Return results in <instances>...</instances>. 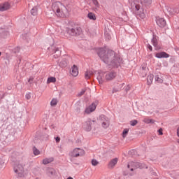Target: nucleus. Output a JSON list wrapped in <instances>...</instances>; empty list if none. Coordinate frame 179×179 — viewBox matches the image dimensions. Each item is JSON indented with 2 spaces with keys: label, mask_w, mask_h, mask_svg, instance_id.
I'll return each instance as SVG.
<instances>
[{
  "label": "nucleus",
  "mask_w": 179,
  "mask_h": 179,
  "mask_svg": "<svg viewBox=\"0 0 179 179\" xmlns=\"http://www.w3.org/2000/svg\"><path fill=\"white\" fill-rule=\"evenodd\" d=\"M98 55L101 59L112 66H118L121 64V58L115 55V52L113 50H106L103 48L99 49Z\"/></svg>",
  "instance_id": "obj_1"
},
{
  "label": "nucleus",
  "mask_w": 179,
  "mask_h": 179,
  "mask_svg": "<svg viewBox=\"0 0 179 179\" xmlns=\"http://www.w3.org/2000/svg\"><path fill=\"white\" fill-rule=\"evenodd\" d=\"M52 10L59 17H65L66 13H68L66 6L59 1L52 3Z\"/></svg>",
  "instance_id": "obj_2"
},
{
  "label": "nucleus",
  "mask_w": 179,
  "mask_h": 179,
  "mask_svg": "<svg viewBox=\"0 0 179 179\" xmlns=\"http://www.w3.org/2000/svg\"><path fill=\"white\" fill-rule=\"evenodd\" d=\"M117 76V73L115 72H107V73H99L97 76V80L100 85L103 84L104 80H113Z\"/></svg>",
  "instance_id": "obj_3"
},
{
  "label": "nucleus",
  "mask_w": 179,
  "mask_h": 179,
  "mask_svg": "<svg viewBox=\"0 0 179 179\" xmlns=\"http://www.w3.org/2000/svg\"><path fill=\"white\" fill-rule=\"evenodd\" d=\"M14 171L18 174L19 177H22L24 173V168L19 163H15L14 165Z\"/></svg>",
  "instance_id": "obj_4"
},
{
  "label": "nucleus",
  "mask_w": 179,
  "mask_h": 179,
  "mask_svg": "<svg viewBox=\"0 0 179 179\" xmlns=\"http://www.w3.org/2000/svg\"><path fill=\"white\" fill-rule=\"evenodd\" d=\"M69 155L71 157H79V156L85 155V150L80 148H75Z\"/></svg>",
  "instance_id": "obj_5"
},
{
  "label": "nucleus",
  "mask_w": 179,
  "mask_h": 179,
  "mask_svg": "<svg viewBox=\"0 0 179 179\" xmlns=\"http://www.w3.org/2000/svg\"><path fill=\"white\" fill-rule=\"evenodd\" d=\"M92 122H94V121H92V120H88L86 121L83 126V129L86 131L87 132H90L92 131Z\"/></svg>",
  "instance_id": "obj_6"
},
{
  "label": "nucleus",
  "mask_w": 179,
  "mask_h": 179,
  "mask_svg": "<svg viewBox=\"0 0 179 179\" xmlns=\"http://www.w3.org/2000/svg\"><path fill=\"white\" fill-rule=\"evenodd\" d=\"M100 119L102 122L103 128H108V127H110V120L107 118V117L101 115Z\"/></svg>",
  "instance_id": "obj_7"
},
{
  "label": "nucleus",
  "mask_w": 179,
  "mask_h": 179,
  "mask_svg": "<svg viewBox=\"0 0 179 179\" xmlns=\"http://www.w3.org/2000/svg\"><path fill=\"white\" fill-rule=\"evenodd\" d=\"M96 107L97 104H96V103H92L90 106L85 108V114H90L91 113H93V111L96 110Z\"/></svg>",
  "instance_id": "obj_8"
},
{
  "label": "nucleus",
  "mask_w": 179,
  "mask_h": 179,
  "mask_svg": "<svg viewBox=\"0 0 179 179\" xmlns=\"http://www.w3.org/2000/svg\"><path fill=\"white\" fill-rule=\"evenodd\" d=\"M139 162H130L127 165V169H129L130 171H134L138 169Z\"/></svg>",
  "instance_id": "obj_9"
},
{
  "label": "nucleus",
  "mask_w": 179,
  "mask_h": 179,
  "mask_svg": "<svg viewBox=\"0 0 179 179\" xmlns=\"http://www.w3.org/2000/svg\"><path fill=\"white\" fill-rule=\"evenodd\" d=\"M70 73L72 75V76L76 77L79 75V68H78V66L73 65L71 70Z\"/></svg>",
  "instance_id": "obj_10"
},
{
  "label": "nucleus",
  "mask_w": 179,
  "mask_h": 179,
  "mask_svg": "<svg viewBox=\"0 0 179 179\" xmlns=\"http://www.w3.org/2000/svg\"><path fill=\"white\" fill-rule=\"evenodd\" d=\"M8 9H10V3L6 2L4 3L0 4V10L1 12L8 10Z\"/></svg>",
  "instance_id": "obj_11"
},
{
  "label": "nucleus",
  "mask_w": 179,
  "mask_h": 179,
  "mask_svg": "<svg viewBox=\"0 0 179 179\" xmlns=\"http://www.w3.org/2000/svg\"><path fill=\"white\" fill-rule=\"evenodd\" d=\"M157 24L159 27H164L166 26V20L164 18L157 17Z\"/></svg>",
  "instance_id": "obj_12"
},
{
  "label": "nucleus",
  "mask_w": 179,
  "mask_h": 179,
  "mask_svg": "<svg viewBox=\"0 0 179 179\" xmlns=\"http://www.w3.org/2000/svg\"><path fill=\"white\" fill-rule=\"evenodd\" d=\"M156 58H169L170 55L167 54L166 52H161L155 54Z\"/></svg>",
  "instance_id": "obj_13"
},
{
  "label": "nucleus",
  "mask_w": 179,
  "mask_h": 179,
  "mask_svg": "<svg viewBox=\"0 0 179 179\" xmlns=\"http://www.w3.org/2000/svg\"><path fill=\"white\" fill-rule=\"evenodd\" d=\"M118 163V158H114L109 162V167L110 169H114L115 165Z\"/></svg>",
  "instance_id": "obj_14"
},
{
  "label": "nucleus",
  "mask_w": 179,
  "mask_h": 179,
  "mask_svg": "<svg viewBox=\"0 0 179 179\" xmlns=\"http://www.w3.org/2000/svg\"><path fill=\"white\" fill-rule=\"evenodd\" d=\"M47 174L50 177H52V176H55V174H56L55 170L52 168H49V169H48Z\"/></svg>",
  "instance_id": "obj_15"
},
{
  "label": "nucleus",
  "mask_w": 179,
  "mask_h": 179,
  "mask_svg": "<svg viewBox=\"0 0 179 179\" xmlns=\"http://www.w3.org/2000/svg\"><path fill=\"white\" fill-rule=\"evenodd\" d=\"M66 31H67L68 34H69V36H76V29H73V28L69 29V28H68L66 29Z\"/></svg>",
  "instance_id": "obj_16"
},
{
  "label": "nucleus",
  "mask_w": 179,
  "mask_h": 179,
  "mask_svg": "<svg viewBox=\"0 0 179 179\" xmlns=\"http://www.w3.org/2000/svg\"><path fill=\"white\" fill-rule=\"evenodd\" d=\"M152 45L155 48V50H160V48L157 45V38L154 36L152 39Z\"/></svg>",
  "instance_id": "obj_17"
},
{
  "label": "nucleus",
  "mask_w": 179,
  "mask_h": 179,
  "mask_svg": "<svg viewBox=\"0 0 179 179\" xmlns=\"http://www.w3.org/2000/svg\"><path fill=\"white\" fill-rule=\"evenodd\" d=\"M38 13V7L35 6L31 10V14L32 16H37V14Z\"/></svg>",
  "instance_id": "obj_18"
},
{
  "label": "nucleus",
  "mask_w": 179,
  "mask_h": 179,
  "mask_svg": "<svg viewBox=\"0 0 179 179\" xmlns=\"http://www.w3.org/2000/svg\"><path fill=\"white\" fill-rule=\"evenodd\" d=\"M54 162V158L50 157V158H45L43 160V164H50V163H52Z\"/></svg>",
  "instance_id": "obj_19"
},
{
  "label": "nucleus",
  "mask_w": 179,
  "mask_h": 179,
  "mask_svg": "<svg viewBox=\"0 0 179 179\" xmlns=\"http://www.w3.org/2000/svg\"><path fill=\"white\" fill-rule=\"evenodd\" d=\"M131 8L134 10H139L141 9V6L139 4L136 3V2L131 3Z\"/></svg>",
  "instance_id": "obj_20"
},
{
  "label": "nucleus",
  "mask_w": 179,
  "mask_h": 179,
  "mask_svg": "<svg viewBox=\"0 0 179 179\" xmlns=\"http://www.w3.org/2000/svg\"><path fill=\"white\" fill-rule=\"evenodd\" d=\"M143 122H145V124H155L156 121L153 119H149L148 117H145L143 119Z\"/></svg>",
  "instance_id": "obj_21"
},
{
  "label": "nucleus",
  "mask_w": 179,
  "mask_h": 179,
  "mask_svg": "<svg viewBox=\"0 0 179 179\" xmlns=\"http://www.w3.org/2000/svg\"><path fill=\"white\" fill-rule=\"evenodd\" d=\"M154 76L152 74H150L147 78L148 85H152L153 82Z\"/></svg>",
  "instance_id": "obj_22"
},
{
  "label": "nucleus",
  "mask_w": 179,
  "mask_h": 179,
  "mask_svg": "<svg viewBox=\"0 0 179 179\" xmlns=\"http://www.w3.org/2000/svg\"><path fill=\"white\" fill-rule=\"evenodd\" d=\"M58 104V99L53 98L52 101H50V106L51 107H55Z\"/></svg>",
  "instance_id": "obj_23"
},
{
  "label": "nucleus",
  "mask_w": 179,
  "mask_h": 179,
  "mask_svg": "<svg viewBox=\"0 0 179 179\" xmlns=\"http://www.w3.org/2000/svg\"><path fill=\"white\" fill-rule=\"evenodd\" d=\"M57 82V78L55 77H50L48 78L47 83H55Z\"/></svg>",
  "instance_id": "obj_24"
},
{
  "label": "nucleus",
  "mask_w": 179,
  "mask_h": 179,
  "mask_svg": "<svg viewBox=\"0 0 179 179\" xmlns=\"http://www.w3.org/2000/svg\"><path fill=\"white\" fill-rule=\"evenodd\" d=\"M124 87V83L119 85V87L117 89L114 88L112 91V93H117V92H120Z\"/></svg>",
  "instance_id": "obj_25"
},
{
  "label": "nucleus",
  "mask_w": 179,
  "mask_h": 179,
  "mask_svg": "<svg viewBox=\"0 0 179 179\" xmlns=\"http://www.w3.org/2000/svg\"><path fill=\"white\" fill-rule=\"evenodd\" d=\"M155 80L156 82H158V83H163V78L159 75L155 76Z\"/></svg>",
  "instance_id": "obj_26"
},
{
  "label": "nucleus",
  "mask_w": 179,
  "mask_h": 179,
  "mask_svg": "<svg viewBox=\"0 0 179 179\" xmlns=\"http://www.w3.org/2000/svg\"><path fill=\"white\" fill-rule=\"evenodd\" d=\"M87 16L91 20H96V15L94 13H90Z\"/></svg>",
  "instance_id": "obj_27"
},
{
  "label": "nucleus",
  "mask_w": 179,
  "mask_h": 179,
  "mask_svg": "<svg viewBox=\"0 0 179 179\" xmlns=\"http://www.w3.org/2000/svg\"><path fill=\"white\" fill-rule=\"evenodd\" d=\"M128 132H129V129H124L122 132V138H127Z\"/></svg>",
  "instance_id": "obj_28"
},
{
  "label": "nucleus",
  "mask_w": 179,
  "mask_h": 179,
  "mask_svg": "<svg viewBox=\"0 0 179 179\" xmlns=\"http://www.w3.org/2000/svg\"><path fill=\"white\" fill-rule=\"evenodd\" d=\"M33 152L35 156H38V155H40V150H38L36 147L33 148Z\"/></svg>",
  "instance_id": "obj_29"
},
{
  "label": "nucleus",
  "mask_w": 179,
  "mask_h": 179,
  "mask_svg": "<svg viewBox=\"0 0 179 179\" xmlns=\"http://www.w3.org/2000/svg\"><path fill=\"white\" fill-rule=\"evenodd\" d=\"M138 169H148V166H146V164H143V163H138Z\"/></svg>",
  "instance_id": "obj_30"
},
{
  "label": "nucleus",
  "mask_w": 179,
  "mask_h": 179,
  "mask_svg": "<svg viewBox=\"0 0 179 179\" xmlns=\"http://www.w3.org/2000/svg\"><path fill=\"white\" fill-rule=\"evenodd\" d=\"M3 164H5V160L3 157H0V170L2 169V167H3Z\"/></svg>",
  "instance_id": "obj_31"
},
{
  "label": "nucleus",
  "mask_w": 179,
  "mask_h": 179,
  "mask_svg": "<svg viewBox=\"0 0 179 179\" xmlns=\"http://www.w3.org/2000/svg\"><path fill=\"white\" fill-rule=\"evenodd\" d=\"M66 61L65 60H62V62H60L59 63V66H61L62 68H64L65 66H66Z\"/></svg>",
  "instance_id": "obj_32"
},
{
  "label": "nucleus",
  "mask_w": 179,
  "mask_h": 179,
  "mask_svg": "<svg viewBox=\"0 0 179 179\" xmlns=\"http://www.w3.org/2000/svg\"><path fill=\"white\" fill-rule=\"evenodd\" d=\"M75 29H76V36H78V34H80L82 33V28L77 27Z\"/></svg>",
  "instance_id": "obj_33"
},
{
  "label": "nucleus",
  "mask_w": 179,
  "mask_h": 179,
  "mask_svg": "<svg viewBox=\"0 0 179 179\" xmlns=\"http://www.w3.org/2000/svg\"><path fill=\"white\" fill-rule=\"evenodd\" d=\"M91 75H92V73H90V71L85 72V79H90Z\"/></svg>",
  "instance_id": "obj_34"
},
{
  "label": "nucleus",
  "mask_w": 179,
  "mask_h": 179,
  "mask_svg": "<svg viewBox=\"0 0 179 179\" xmlns=\"http://www.w3.org/2000/svg\"><path fill=\"white\" fill-rule=\"evenodd\" d=\"M136 124H138V120H131L130 122V125H131V127H135V125H136Z\"/></svg>",
  "instance_id": "obj_35"
},
{
  "label": "nucleus",
  "mask_w": 179,
  "mask_h": 179,
  "mask_svg": "<svg viewBox=\"0 0 179 179\" xmlns=\"http://www.w3.org/2000/svg\"><path fill=\"white\" fill-rule=\"evenodd\" d=\"M92 166H97V164H99V162L96 159H92Z\"/></svg>",
  "instance_id": "obj_36"
},
{
  "label": "nucleus",
  "mask_w": 179,
  "mask_h": 179,
  "mask_svg": "<svg viewBox=\"0 0 179 179\" xmlns=\"http://www.w3.org/2000/svg\"><path fill=\"white\" fill-rule=\"evenodd\" d=\"M33 80H34V78L30 77V78L28 79V83H30V85H31V83H33Z\"/></svg>",
  "instance_id": "obj_37"
},
{
  "label": "nucleus",
  "mask_w": 179,
  "mask_h": 179,
  "mask_svg": "<svg viewBox=\"0 0 179 179\" xmlns=\"http://www.w3.org/2000/svg\"><path fill=\"white\" fill-rule=\"evenodd\" d=\"M85 92H86V90L85 89L82 90L81 92L78 94V96H83Z\"/></svg>",
  "instance_id": "obj_38"
},
{
  "label": "nucleus",
  "mask_w": 179,
  "mask_h": 179,
  "mask_svg": "<svg viewBox=\"0 0 179 179\" xmlns=\"http://www.w3.org/2000/svg\"><path fill=\"white\" fill-rule=\"evenodd\" d=\"M93 3L96 8H99V1H97V0H94Z\"/></svg>",
  "instance_id": "obj_39"
},
{
  "label": "nucleus",
  "mask_w": 179,
  "mask_h": 179,
  "mask_svg": "<svg viewBox=\"0 0 179 179\" xmlns=\"http://www.w3.org/2000/svg\"><path fill=\"white\" fill-rule=\"evenodd\" d=\"M25 99H27V100H30V99H31L30 94H26Z\"/></svg>",
  "instance_id": "obj_40"
},
{
  "label": "nucleus",
  "mask_w": 179,
  "mask_h": 179,
  "mask_svg": "<svg viewBox=\"0 0 179 179\" xmlns=\"http://www.w3.org/2000/svg\"><path fill=\"white\" fill-rule=\"evenodd\" d=\"M140 17H141V19H145V13H142L141 14H140Z\"/></svg>",
  "instance_id": "obj_41"
},
{
  "label": "nucleus",
  "mask_w": 179,
  "mask_h": 179,
  "mask_svg": "<svg viewBox=\"0 0 179 179\" xmlns=\"http://www.w3.org/2000/svg\"><path fill=\"white\" fill-rule=\"evenodd\" d=\"M167 11L169 12V13L170 15H171V14L173 13V12L171 11V8H170V7H168V8H167Z\"/></svg>",
  "instance_id": "obj_42"
},
{
  "label": "nucleus",
  "mask_w": 179,
  "mask_h": 179,
  "mask_svg": "<svg viewBox=\"0 0 179 179\" xmlns=\"http://www.w3.org/2000/svg\"><path fill=\"white\" fill-rule=\"evenodd\" d=\"M158 133H159V135H163V129H159L158 130Z\"/></svg>",
  "instance_id": "obj_43"
},
{
  "label": "nucleus",
  "mask_w": 179,
  "mask_h": 179,
  "mask_svg": "<svg viewBox=\"0 0 179 179\" xmlns=\"http://www.w3.org/2000/svg\"><path fill=\"white\" fill-rule=\"evenodd\" d=\"M57 52H58V55H54L55 58H58V57H59V55H61V52H58V50H56Z\"/></svg>",
  "instance_id": "obj_44"
},
{
  "label": "nucleus",
  "mask_w": 179,
  "mask_h": 179,
  "mask_svg": "<svg viewBox=\"0 0 179 179\" xmlns=\"http://www.w3.org/2000/svg\"><path fill=\"white\" fill-rule=\"evenodd\" d=\"M55 141H56V142L58 143H59V141H61V138H59V137H56V138H55Z\"/></svg>",
  "instance_id": "obj_45"
},
{
  "label": "nucleus",
  "mask_w": 179,
  "mask_h": 179,
  "mask_svg": "<svg viewBox=\"0 0 179 179\" xmlns=\"http://www.w3.org/2000/svg\"><path fill=\"white\" fill-rule=\"evenodd\" d=\"M148 48L150 50V51H153V48H152V45H148Z\"/></svg>",
  "instance_id": "obj_46"
},
{
  "label": "nucleus",
  "mask_w": 179,
  "mask_h": 179,
  "mask_svg": "<svg viewBox=\"0 0 179 179\" xmlns=\"http://www.w3.org/2000/svg\"><path fill=\"white\" fill-rule=\"evenodd\" d=\"M149 1H150V0H143V1L146 3H148V2H149Z\"/></svg>",
  "instance_id": "obj_47"
},
{
  "label": "nucleus",
  "mask_w": 179,
  "mask_h": 179,
  "mask_svg": "<svg viewBox=\"0 0 179 179\" xmlns=\"http://www.w3.org/2000/svg\"><path fill=\"white\" fill-rule=\"evenodd\" d=\"M66 179H73V178H72V177H69V178H67Z\"/></svg>",
  "instance_id": "obj_48"
},
{
  "label": "nucleus",
  "mask_w": 179,
  "mask_h": 179,
  "mask_svg": "<svg viewBox=\"0 0 179 179\" xmlns=\"http://www.w3.org/2000/svg\"><path fill=\"white\" fill-rule=\"evenodd\" d=\"M129 89H130L129 86H127V90H129Z\"/></svg>",
  "instance_id": "obj_49"
},
{
  "label": "nucleus",
  "mask_w": 179,
  "mask_h": 179,
  "mask_svg": "<svg viewBox=\"0 0 179 179\" xmlns=\"http://www.w3.org/2000/svg\"><path fill=\"white\" fill-rule=\"evenodd\" d=\"M178 143H179V140H178Z\"/></svg>",
  "instance_id": "obj_50"
},
{
  "label": "nucleus",
  "mask_w": 179,
  "mask_h": 179,
  "mask_svg": "<svg viewBox=\"0 0 179 179\" xmlns=\"http://www.w3.org/2000/svg\"><path fill=\"white\" fill-rule=\"evenodd\" d=\"M0 55H1V52H0Z\"/></svg>",
  "instance_id": "obj_51"
}]
</instances>
